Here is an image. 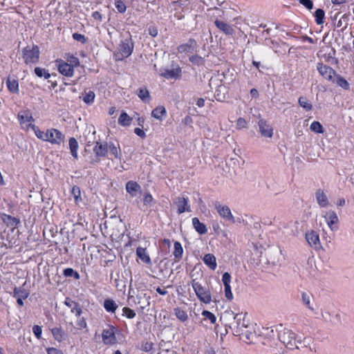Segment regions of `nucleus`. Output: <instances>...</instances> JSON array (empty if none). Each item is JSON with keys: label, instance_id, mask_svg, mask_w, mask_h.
<instances>
[{"label": "nucleus", "instance_id": "1", "mask_svg": "<svg viewBox=\"0 0 354 354\" xmlns=\"http://www.w3.org/2000/svg\"><path fill=\"white\" fill-rule=\"evenodd\" d=\"M33 131L38 139L48 142L53 145L60 146L65 140L64 134L55 128H50L44 131L40 130L38 127H34Z\"/></svg>", "mask_w": 354, "mask_h": 354}, {"label": "nucleus", "instance_id": "2", "mask_svg": "<svg viewBox=\"0 0 354 354\" xmlns=\"http://www.w3.org/2000/svg\"><path fill=\"white\" fill-rule=\"evenodd\" d=\"M133 48L134 44L131 37L122 40L114 53L115 59L122 60L129 57L132 54Z\"/></svg>", "mask_w": 354, "mask_h": 354}, {"label": "nucleus", "instance_id": "3", "mask_svg": "<svg viewBox=\"0 0 354 354\" xmlns=\"http://www.w3.org/2000/svg\"><path fill=\"white\" fill-rule=\"evenodd\" d=\"M40 50L38 46H27L22 50V58L26 65H34L39 62Z\"/></svg>", "mask_w": 354, "mask_h": 354}, {"label": "nucleus", "instance_id": "4", "mask_svg": "<svg viewBox=\"0 0 354 354\" xmlns=\"http://www.w3.org/2000/svg\"><path fill=\"white\" fill-rule=\"evenodd\" d=\"M192 288L198 299V300L205 304H209L212 301V293L208 288L203 286L201 283L193 279L191 282Z\"/></svg>", "mask_w": 354, "mask_h": 354}, {"label": "nucleus", "instance_id": "5", "mask_svg": "<svg viewBox=\"0 0 354 354\" xmlns=\"http://www.w3.org/2000/svg\"><path fill=\"white\" fill-rule=\"evenodd\" d=\"M119 333L118 327L107 324L106 328L102 331V340L105 345H115L118 343L116 334Z\"/></svg>", "mask_w": 354, "mask_h": 354}, {"label": "nucleus", "instance_id": "6", "mask_svg": "<svg viewBox=\"0 0 354 354\" xmlns=\"http://www.w3.org/2000/svg\"><path fill=\"white\" fill-rule=\"evenodd\" d=\"M17 118L21 128L26 131H28L30 129L33 131L34 127H36L32 124L34 119L29 109L19 111L17 115Z\"/></svg>", "mask_w": 354, "mask_h": 354}, {"label": "nucleus", "instance_id": "7", "mask_svg": "<svg viewBox=\"0 0 354 354\" xmlns=\"http://www.w3.org/2000/svg\"><path fill=\"white\" fill-rule=\"evenodd\" d=\"M317 69L323 78L332 83H335L337 73L332 67L324 64L322 62H319L317 64Z\"/></svg>", "mask_w": 354, "mask_h": 354}, {"label": "nucleus", "instance_id": "8", "mask_svg": "<svg viewBox=\"0 0 354 354\" xmlns=\"http://www.w3.org/2000/svg\"><path fill=\"white\" fill-rule=\"evenodd\" d=\"M55 66L58 72L68 77H71L74 75V68L72 67L68 62L62 59H57L55 61Z\"/></svg>", "mask_w": 354, "mask_h": 354}, {"label": "nucleus", "instance_id": "9", "mask_svg": "<svg viewBox=\"0 0 354 354\" xmlns=\"http://www.w3.org/2000/svg\"><path fill=\"white\" fill-rule=\"evenodd\" d=\"M214 207L217 210L218 214L223 218L227 221H230L234 223L235 222V219L234 216L232 214V212L228 206L223 205L220 204L218 202H216L214 203Z\"/></svg>", "mask_w": 354, "mask_h": 354}, {"label": "nucleus", "instance_id": "10", "mask_svg": "<svg viewBox=\"0 0 354 354\" xmlns=\"http://www.w3.org/2000/svg\"><path fill=\"white\" fill-rule=\"evenodd\" d=\"M196 46V41L193 38H190L187 43L179 45L177 50L178 53L180 54L192 53L195 50Z\"/></svg>", "mask_w": 354, "mask_h": 354}, {"label": "nucleus", "instance_id": "11", "mask_svg": "<svg viewBox=\"0 0 354 354\" xmlns=\"http://www.w3.org/2000/svg\"><path fill=\"white\" fill-rule=\"evenodd\" d=\"M324 217L327 223V225L331 230L334 231L338 229L337 224L339 221V219L335 212L330 210L326 212Z\"/></svg>", "mask_w": 354, "mask_h": 354}, {"label": "nucleus", "instance_id": "12", "mask_svg": "<svg viewBox=\"0 0 354 354\" xmlns=\"http://www.w3.org/2000/svg\"><path fill=\"white\" fill-rule=\"evenodd\" d=\"M109 151V144L106 142H96L93 147V152L97 157H106Z\"/></svg>", "mask_w": 354, "mask_h": 354}, {"label": "nucleus", "instance_id": "13", "mask_svg": "<svg viewBox=\"0 0 354 354\" xmlns=\"http://www.w3.org/2000/svg\"><path fill=\"white\" fill-rule=\"evenodd\" d=\"M214 25L221 32L226 35H232L234 32V30L232 26L218 19L214 20Z\"/></svg>", "mask_w": 354, "mask_h": 354}, {"label": "nucleus", "instance_id": "14", "mask_svg": "<svg viewBox=\"0 0 354 354\" xmlns=\"http://www.w3.org/2000/svg\"><path fill=\"white\" fill-rule=\"evenodd\" d=\"M259 131L262 136L266 138H271L273 135V129L268 124L266 120L263 119L259 120L258 122Z\"/></svg>", "mask_w": 354, "mask_h": 354}, {"label": "nucleus", "instance_id": "15", "mask_svg": "<svg viewBox=\"0 0 354 354\" xmlns=\"http://www.w3.org/2000/svg\"><path fill=\"white\" fill-rule=\"evenodd\" d=\"M306 239L308 244L315 249L318 248L320 245L319 236L314 230H310L306 233Z\"/></svg>", "mask_w": 354, "mask_h": 354}, {"label": "nucleus", "instance_id": "16", "mask_svg": "<svg viewBox=\"0 0 354 354\" xmlns=\"http://www.w3.org/2000/svg\"><path fill=\"white\" fill-rule=\"evenodd\" d=\"M177 207L178 213L179 214L184 213L185 212H190V206L189 205L188 197H178L177 198Z\"/></svg>", "mask_w": 354, "mask_h": 354}, {"label": "nucleus", "instance_id": "17", "mask_svg": "<svg viewBox=\"0 0 354 354\" xmlns=\"http://www.w3.org/2000/svg\"><path fill=\"white\" fill-rule=\"evenodd\" d=\"M162 76L167 80L172 78L180 79L182 76L181 68L178 66L174 69H167L162 73Z\"/></svg>", "mask_w": 354, "mask_h": 354}, {"label": "nucleus", "instance_id": "18", "mask_svg": "<svg viewBox=\"0 0 354 354\" xmlns=\"http://www.w3.org/2000/svg\"><path fill=\"white\" fill-rule=\"evenodd\" d=\"M204 263L212 270H215L217 267L216 257L212 254H206L203 258Z\"/></svg>", "mask_w": 354, "mask_h": 354}, {"label": "nucleus", "instance_id": "19", "mask_svg": "<svg viewBox=\"0 0 354 354\" xmlns=\"http://www.w3.org/2000/svg\"><path fill=\"white\" fill-rule=\"evenodd\" d=\"M192 222L194 228L199 234H205L207 233V229L206 225L203 223H201L197 217H194Z\"/></svg>", "mask_w": 354, "mask_h": 354}, {"label": "nucleus", "instance_id": "20", "mask_svg": "<svg viewBox=\"0 0 354 354\" xmlns=\"http://www.w3.org/2000/svg\"><path fill=\"white\" fill-rule=\"evenodd\" d=\"M103 307L107 313H115L118 306L114 300L107 298L104 301Z\"/></svg>", "mask_w": 354, "mask_h": 354}, {"label": "nucleus", "instance_id": "21", "mask_svg": "<svg viewBox=\"0 0 354 354\" xmlns=\"http://www.w3.org/2000/svg\"><path fill=\"white\" fill-rule=\"evenodd\" d=\"M140 185L136 181L129 180L126 184V190L131 196H136V192L140 191Z\"/></svg>", "mask_w": 354, "mask_h": 354}, {"label": "nucleus", "instance_id": "22", "mask_svg": "<svg viewBox=\"0 0 354 354\" xmlns=\"http://www.w3.org/2000/svg\"><path fill=\"white\" fill-rule=\"evenodd\" d=\"M316 199L319 205L322 207H325L328 205V200L326 195L324 194V191L322 189H318L316 193Z\"/></svg>", "mask_w": 354, "mask_h": 354}, {"label": "nucleus", "instance_id": "23", "mask_svg": "<svg viewBox=\"0 0 354 354\" xmlns=\"http://www.w3.org/2000/svg\"><path fill=\"white\" fill-rule=\"evenodd\" d=\"M166 115L167 111L163 106H158L151 111V116L160 121H162Z\"/></svg>", "mask_w": 354, "mask_h": 354}, {"label": "nucleus", "instance_id": "24", "mask_svg": "<svg viewBox=\"0 0 354 354\" xmlns=\"http://www.w3.org/2000/svg\"><path fill=\"white\" fill-rule=\"evenodd\" d=\"M183 248L182 247V245L178 241H175L174 244V251H173V255L174 257V260L176 262H178L180 260H181L183 257Z\"/></svg>", "mask_w": 354, "mask_h": 354}, {"label": "nucleus", "instance_id": "25", "mask_svg": "<svg viewBox=\"0 0 354 354\" xmlns=\"http://www.w3.org/2000/svg\"><path fill=\"white\" fill-rule=\"evenodd\" d=\"M54 339L58 342H62L66 336L65 332L61 327H55L50 329Z\"/></svg>", "mask_w": 354, "mask_h": 354}, {"label": "nucleus", "instance_id": "26", "mask_svg": "<svg viewBox=\"0 0 354 354\" xmlns=\"http://www.w3.org/2000/svg\"><path fill=\"white\" fill-rule=\"evenodd\" d=\"M82 98L83 102L86 104L91 105L94 102V101H95V93L93 91H91V90L86 91V90H85L82 93Z\"/></svg>", "mask_w": 354, "mask_h": 354}, {"label": "nucleus", "instance_id": "27", "mask_svg": "<svg viewBox=\"0 0 354 354\" xmlns=\"http://www.w3.org/2000/svg\"><path fill=\"white\" fill-rule=\"evenodd\" d=\"M136 254L143 263L147 264H150L151 263L150 257L147 254L145 248L138 247L136 249Z\"/></svg>", "mask_w": 354, "mask_h": 354}, {"label": "nucleus", "instance_id": "28", "mask_svg": "<svg viewBox=\"0 0 354 354\" xmlns=\"http://www.w3.org/2000/svg\"><path fill=\"white\" fill-rule=\"evenodd\" d=\"M68 145H69V149H70L71 153L72 156L75 159H77L78 157L77 150H78V147H79L78 142H77V140L73 137L70 138L68 140Z\"/></svg>", "mask_w": 354, "mask_h": 354}, {"label": "nucleus", "instance_id": "29", "mask_svg": "<svg viewBox=\"0 0 354 354\" xmlns=\"http://www.w3.org/2000/svg\"><path fill=\"white\" fill-rule=\"evenodd\" d=\"M174 313L176 318L181 322H185L188 319V315L187 311L179 307H176L174 308Z\"/></svg>", "mask_w": 354, "mask_h": 354}, {"label": "nucleus", "instance_id": "30", "mask_svg": "<svg viewBox=\"0 0 354 354\" xmlns=\"http://www.w3.org/2000/svg\"><path fill=\"white\" fill-rule=\"evenodd\" d=\"M133 118L126 112L122 111L118 118V124L122 127H128L131 124Z\"/></svg>", "mask_w": 354, "mask_h": 354}, {"label": "nucleus", "instance_id": "31", "mask_svg": "<svg viewBox=\"0 0 354 354\" xmlns=\"http://www.w3.org/2000/svg\"><path fill=\"white\" fill-rule=\"evenodd\" d=\"M136 93L140 99L144 102H149L151 100L149 92L146 87L138 88Z\"/></svg>", "mask_w": 354, "mask_h": 354}, {"label": "nucleus", "instance_id": "32", "mask_svg": "<svg viewBox=\"0 0 354 354\" xmlns=\"http://www.w3.org/2000/svg\"><path fill=\"white\" fill-rule=\"evenodd\" d=\"M64 58L66 59V62L68 63L73 68H75L80 66V62L75 55L72 53H66L64 55Z\"/></svg>", "mask_w": 354, "mask_h": 354}, {"label": "nucleus", "instance_id": "33", "mask_svg": "<svg viewBox=\"0 0 354 354\" xmlns=\"http://www.w3.org/2000/svg\"><path fill=\"white\" fill-rule=\"evenodd\" d=\"M109 150H110V153L114 158L118 160L121 159V149L119 145L115 146L113 142H110L109 144Z\"/></svg>", "mask_w": 354, "mask_h": 354}, {"label": "nucleus", "instance_id": "34", "mask_svg": "<svg viewBox=\"0 0 354 354\" xmlns=\"http://www.w3.org/2000/svg\"><path fill=\"white\" fill-rule=\"evenodd\" d=\"M13 296L16 298L27 299L29 296V292L23 287H15L13 290Z\"/></svg>", "mask_w": 354, "mask_h": 354}, {"label": "nucleus", "instance_id": "35", "mask_svg": "<svg viewBox=\"0 0 354 354\" xmlns=\"http://www.w3.org/2000/svg\"><path fill=\"white\" fill-rule=\"evenodd\" d=\"M6 85L10 92L12 93H17L19 92V83L17 80L8 78L6 81Z\"/></svg>", "mask_w": 354, "mask_h": 354}, {"label": "nucleus", "instance_id": "36", "mask_svg": "<svg viewBox=\"0 0 354 354\" xmlns=\"http://www.w3.org/2000/svg\"><path fill=\"white\" fill-rule=\"evenodd\" d=\"M335 83H336L337 86H339V87L342 88L344 90L347 91L349 90L350 88V84L347 82V80L344 77H342L338 74H337V75L335 76Z\"/></svg>", "mask_w": 354, "mask_h": 354}, {"label": "nucleus", "instance_id": "37", "mask_svg": "<svg viewBox=\"0 0 354 354\" xmlns=\"http://www.w3.org/2000/svg\"><path fill=\"white\" fill-rule=\"evenodd\" d=\"M71 195L74 198L75 204L78 205L80 203V202H81L82 201V197H81L80 188L77 185H74V186H73V187L71 189Z\"/></svg>", "mask_w": 354, "mask_h": 354}, {"label": "nucleus", "instance_id": "38", "mask_svg": "<svg viewBox=\"0 0 354 354\" xmlns=\"http://www.w3.org/2000/svg\"><path fill=\"white\" fill-rule=\"evenodd\" d=\"M314 16L315 17V23L317 25H322L324 24L325 19V12L322 9H317L315 12Z\"/></svg>", "mask_w": 354, "mask_h": 354}, {"label": "nucleus", "instance_id": "39", "mask_svg": "<svg viewBox=\"0 0 354 354\" xmlns=\"http://www.w3.org/2000/svg\"><path fill=\"white\" fill-rule=\"evenodd\" d=\"M34 72L35 75L39 77H44L46 80H48L50 77V74L48 71L41 68V67H35Z\"/></svg>", "mask_w": 354, "mask_h": 354}, {"label": "nucleus", "instance_id": "40", "mask_svg": "<svg viewBox=\"0 0 354 354\" xmlns=\"http://www.w3.org/2000/svg\"><path fill=\"white\" fill-rule=\"evenodd\" d=\"M153 346L154 344L152 342L145 339L141 342L139 348L142 351L149 352L152 351V349L153 348Z\"/></svg>", "mask_w": 354, "mask_h": 354}, {"label": "nucleus", "instance_id": "41", "mask_svg": "<svg viewBox=\"0 0 354 354\" xmlns=\"http://www.w3.org/2000/svg\"><path fill=\"white\" fill-rule=\"evenodd\" d=\"M298 102L299 105L307 111H311L313 109L312 104L305 97H300Z\"/></svg>", "mask_w": 354, "mask_h": 354}, {"label": "nucleus", "instance_id": "42", "mask_svg": "<svg viewBox=\"0 0 354 354\" xmlns=\"http://www.w3.org/2000/svg\"><path fill=\"white\" fill-rule=\"evenodd\" d=\"M63 274L65 277H73L76 280H78L80 278V274L71 268L64 269L63 270Z\"/></svg>", "mask_w": 354, "mask_h": 354}, {"label": "nucleus", "instance_id": "43", "mask_svg": "<svg viewBox=\"0 0 354 354\" xmlns=\"http://www.w3.org/2000/svg\"><path fill=\"white\" fill-rule=\"evenodd\" d=\"M310 129L312 131L316 133H324V128L321 123L318 121H314L311 123L310 126Z\"/></svg>", "mask_w": 354, "mask_h": 354}, {"label": "nucleus", "instance_id": "44", "mask_svg": "<svg viewBox=\"0 0 354 354\" xmlns=\"http://www.w3.org/2000/svg\"><path fill=\"white\" fill-rule=\"evenodd\" d=\"M202 315L205 317V319L209 320L212 324H214L216 322V317L214 314L209 310H204L202 312Z\"/></svg>", "mask_w": 354, "mask_h": 354}, {"label": "nucleus", "instance_id": "45", "mask_svg": "<svg viewBox=\"0 0 354 354\" xmlns=\"http://www.w3.org/2000/svg\"><path fill=\"white\" fill-rule=\"evenodd\" d=\"M122 310V316L126 317L128 319H133L136 315L135 310L129 307H124Z\"/></svg>", "mask_w": 354, "mask_h": 354}, {"label": "nucleus", "instance_id": "46", "mask_svg": "<svg viewBox=\"0 0 354 354\" xmlns=\"http://www.w3.org/2000/svg\"><path fill=\"white\" fill-rule=\"evenodd\" d=\"M114 4L119 12L124 13L126 11L127 6L122 0H115Z\"/></svg>", "mask_w": 354, "mask_h": 354}, {"label": "nucleus", "instance_id": "47", "mask_svg": "<svg viewBox=\"0 0 354 354\" xmlns=\"http://www.w3.org/2000/svg\"><path fill=\"white\" fill-rule=\"evenodd\" d=\"M72 37L73 39L80 41L83 44L87 41V38L84 35L80 33L75 32L73 34Z\"/></svg>", "mask_w": 354, "mask_h": 354}, {"label": "nucleus", "instance_id": "48", "mask_svg": "<svg viewBox=\"0 0 354 354\" xmlns=\"http://www.w3.org/2000/svg\"><path fill=\"white\" fill-rule=\"evenodd\" d=\"M189 59L194 64L200 65L203 62V57L198 55H192L191 57H189Z\"/></svg>", "mask_w": 354, "mask_h": 354}, {"label": "nucleus", "instance_id": "49", "mask_svg": "<svg viewBox=\"0 0 354 354\" xmlns=\"http://www.w3.org/2000/svg\"><path fill=\"white\" fill-rule=\"evenodd\" d=\"M225 289V296L227 298V300L232 301L234 298L233 294L231 290V286L230 285H225L224 286Z\"/></svg>", "mask_w": 354, "mask_h": 354}, {"label": "nucleus", "instance_id": "50", "mask_svg": "<svg viewBox=\"0 0 354 354\" xmlns=\"http://www.w3.org/2000/svg\"><path fill=\"white\" fill-rule=\"evenodd\" d=\"M142 201L144 205H148L153 201V198L149 192H146L144 194Z\"/></svg>", "mask_w": 354, "mask_h": 354}, {"label": "nucleus", "instance_id": "51", "mask_svg": "<svg viewBox=\"0 0 354 354\" xmlns=\"http://www.w3.org/2000/svg\"><path fill=\"white\" fill-rule=\"evenodd\" d=\"M32 333L38 339H40L41 338L42 329L41 326L38 325H35L32 327Z\"/></svg>", "mask_w": 354, "mask_h": 354}, {"label": "nucleus", "instance_id": "52", "mask_svg": "<svg viewBox=\"0 0 354 354\" xmlns=\"http://www.w3.org/2000/svg\"><path fill=\"white\" fill-rule=\"evenodd\" d=\"M247 127V122L243 118H239L236 120V129H241Z\"/></svg>", "mask_w": 354, "mask_h": 354}, {"label": "nucleus", "instance_id": "53", "mask_svg": "<svg viewBox=\"0 0 354 354\" xmlns=\"http://www.w3.org/2000/svg\"><path fill=\"white\" fill-rule=\"evenodd\" d=\"M222 281L223 283V285H230L231 282V275L228 272H224L222 276Z\"/></svg>", "mask_w": 354, "mask_h": 354}, {"label": "nucleus", "instance_id": "54", "mask_svg": "<svg viewBox=\"0 0 354 354\" xmlns=\"http://www.w3.org/2000/svg\"><path fill=\"white\" fill-rule=\"evenodd\" d=\"M302 301L304 304L310 310H313V308L310 305V297L306 292H302L301 294Z\"/></svg>", "mask_w": 354, "mask_h": 354}, {"label": "nucleus", "instance_id": "55", "mask_svg": "<svg viewBox=\"0 0 354 354\" xmlns=\"http://www.w3.org/2000/svg\"><path fill=\"white\" fill-rule=\"evenodd\" d=\"M47 354H64L62 350L54 347H48L46 349Z\"/></svg>", "mask_w": 354, "mask_h": 354}, {"label": "nucleus", "instance_id": "56", "mask_svg": "<svg viewBox=\"0 0 354 354\" xmlns=\"http://www.w3.org/2000/svg\"><path fill=\"white\" fill-rule=\"evenodd\" d=\"M299 3L308 10H311L313 8V2L311 0H299Z\"/></svg>", "mask_w": 354, "mask_h": 354}, {"label": "nucleus", "instance_id": "57", "mask_svg": "<svg viewBox=\"0 0 354 354\" xmlns=\"http://www.w3.org/2000/svg\"><path fill=\"white\" fill-rule=\"evenodd\" d=\"M134 133L138 136H139L140 138H146V133H145V131L140 129V128H135L134 129Z\"/></svg>", "mask_w": 354, "mask_h": 354}, {"label": "nucleus", "instance_id": "58", "mask_svg": "<svg viewBox=\"0 0 354 354\" xmlns=\"http://www.w3.org/2000/svg\"><path fill=\"white\" fill-rule=\"evenodd\" d=\"M212 228L214 233L216 234H219L220 232L221 231V228L218 222H214L212 223Z\"/></svg>", "mask_w": 354, "mask_h": 354}, {"label": "nucleus", "instance_id": "59", "mask_svg": "<svg viewBox=\"0 0 354 354\" xmlns=\"http://www.w3.org/2000/svg\"><path fill=\"white\" fill-rule=\"evenodd\" d=\"M148 30H149V34L151 37H155L157 36V35H158V30H157V28L155 26L149 27Z\"/></svg>", "mask_w": 354, "mask_h": 354}, {"label": "nucleus", "instance_id": "60", "mask_svg": "<svg viewBox=\"0 0 354 354\" xmlns=\"http://www.w3.org/2000/svg\"><path fill=\"white\" fill-rule=\"evenodd\" d=\"M92 17L99 21H101L102 19V14L98 11H95L92 13Z\"/></svg>", "mask_w": 354, "mask_h": 354}, {"label": "nucleus", "instance_id": "61", "mask_svg": "<svg viewBox=\"0 0 354 354\" xmlns=\"http://www.w3.org/2000/svg\"><path fill=\"white\" fill-rule=\"evenodd\" d=\"M77 326L81 328H85L87 326L86 322L84 317L78 321Z\"/></svg>", "mask_w": 354, "mask_h": 354}, {"label": "nucleus", "instance_id": "62", "mask_svg": "<svg viewBox=\"0 0 354 354\" xmlns=\"http://www.w3.org/2000/svg\"><path fill=\"white\" fill-rule=\"evenodd\" d=\"M72 312L75 314L76 317H80L82 313L81 308L76 305V306L72 310Z\"/></svg>", "mask_w": 354, "mask_h": 354}, {"label": "nucleus", "instance_id": "63", "mask_svg": "<svg viewBox=\"0 0 354 354\" xmlns=\"http://www.w3.org/2000/svg\"><path fill=\"white\" fill-rule=\"evenodd\" d=\"M155 289L156 291L161 295H166L168 293V292L166 290L162 289L160 287L155 288Z\"/></svg>", "mask_w": 354, "mask_h": 354}, {"label": "nucleus", "instance_id": "64", "mask_svg": "<svg viewBox=\"0 0 354 354\" xmlns=\"http://www.w3.org/2000/svg\"><path fill=\"white\" fill-rule=\"evenodd\" d=\"M196 105L198 107H203L205 105V100L202 97H200L196 101Z\"/></svg>", "mask_w": 354, "mask_h": 354}]
</instances>
